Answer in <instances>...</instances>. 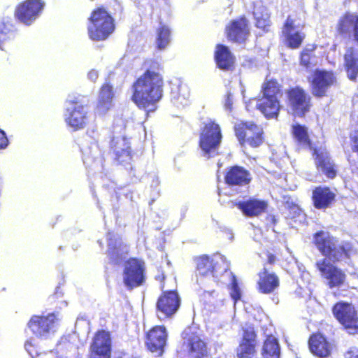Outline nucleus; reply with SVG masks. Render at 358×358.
<instances>
[{"label": "nucleus", "instance_id": "f3484780", "mask_svg": "<svg viewBox=\"0 0 358 358\" xmlns=\"http://www.w3.org/2000/svg\"><path fill=\"white\" fill-rule=\"evenodd\" d=\"M167 338L166 331L164 327L157 326L153 327L147 335L146 345L152 352L161 355L164 351Z\"/></svg>", "mask_w": 358, "mask_h": 358}, {"label": "nucleus", "instance_id": "9d476101", "mask_svg": "<svg viewBox=\"0 0 358 358\" xmlns=\"http://www.w3.org/2000/svg\"><path fill=\"white\" fill-rule=\"evenodd\" d=\"M145 264L137 259H130L124 266L123 280L127 287L132 289L145 281Z\"/></svg>", "mask_w": 358, "mask_h": 358}, {"label": "nucleus", "instance_id": "aec40b11", "mask_svg": "<svg viewBox=\"0 0 358 358\" xmlns=\"http://www.w3.org/2000/svg\"><path fill=\"white\" fill-rule=\"evenodd\" d=\"M226 30L229 39L237 43L244 42L250 33L248 20L245 17L232 21Z\"/></svg>", "mask_w": 358, "mask_h": 358}, {"label": "nucleus", "instance_id": "a19ab883", "mask_svg": "<svg viewBox=\"0 0 358 358\" xmlns=\"http://www.w3.org/2000/svg\"><path fill=\"white\" fill-rule=\"evenodd\" d=\"M263 96L266 98H277L280 95L278 83L275 80H270L265 83L262 87Z\"/></svg>", "mask_w": 358, "mask_h": 358}, {"label": "nucleus", "instance_id": "c9c22d12", "mask_svg": "<svg viewBox=\"0 0 358 358\" xmlns=\"http://www.w3.org/2000/svg\"><path fill=\"white\" fill-rule=\"evenodd\" d=\"M344 60L348 78L352 80H355L358 74V50L353 48H348Z\"/></svg>", "mask_w": 358, "mask_h": 358}, {"label": "nucleus", "instance_id": "cd10ccee", "mask_svg": "<svg viewBox=\"0 0 358 358\" xmlns=\"http://www.w3.org/2000/svg\"><path fill=\"white\" fill-rule=\"evenodd\" d=\"M237 206L245 215L249 217L258 216L263 213L268 206L266 201L256 199L240 201Z\"/></svg>", "mask_w": 358, "mask_h": 358}, {"label": "nucleus", "instance_id": "393cba45", "mask_svg": "<svg viewBox=\"0 0 358 358\" xmlns=\"http://www.w3.org/2000/svg\"><path fill=\"white\" fill-rule=\"evenodd\" d=\"M111 148L115 159L120 163H127L131 159V150L129 141L124 137L114 138L111 141Z\"/></svg>", "mask_w": 358, "mask_h": 358}, {"label": "nucleus", "instance_id": "c756f323", "mask_svg": "<svg viewBox=\"0 0 358 358\" xmlns=\"http://www.w3.org/2000/svg\"><path fill=\"white\" fill-rule=\"evenodd\" d=\"M250 173L242 167H232L225 176V181L229 185H247L250 181Z\"/></svg>", "mask_w": 358, "mask_h": 358}, {"label": "nucleus", "instance_id": "2f4dec72", "mask_svg": "<svg viewBox=\"0 0 358 358\" xmlns=\"http://www.w3.org/2000/svg\"><path fill=\"white\" fill-rule=\"evenodd\" d=\"M335 194L328 187H319L313 192V199L315 208H326L334 200Z\"/></svg>", "mask_w": 358, "mask_h": 358}, {"label": "nucleus", "instance_id": "f257e3e1", "mask_svg": "<svg viewBox=\"0 0 358 358\" xmlns=\"http://www.w3.org/2000/svg\"><path fill=\"white\" fill-rule=\"evenodd\" d=\"M196 268L197 283L201 285V290H203L204 294L217 296V294L211 288L220 284L230 288V295L234 303L241 299V289L224 256L216 254L212 257H200L196 259Z\"/></svg>", "mask_w": 358, "mask_h": 358}, {"label": "nucleus", "instance_id": "f03ea898", "mask_svg": "<svg viewBox=\"0 0 358 358\" xmlns=\"http://www.w3.org/2000/svg\"><path fill=\"white\" fill-rule=\"evenodd\" d=\"M164 80L159 72L147 70L133 85L132 101L141 108L153 106L163 96Z\"/></svg>", "mask_w": 358, "mask_h": 358}, {"label": "nucleus", "instance_id": "2eb2a0df", "mask_svg": "<svg viewBox=\"0 0 358 358\" xmlns=\"http://www.w3.org/2000/svg\"><path fill=\"white\" fill-rule=\"evenodd\" d=\"M289 104L293 114L303 116L310 108V96L299 87L293 88L288 92Z\"/></svg>", "mask_w": 358, "mask_h": 358}, {"label": "nucleus", "instance_id": "a211bd4d", "mask_svg": "<svg viewBox=\"0 0 358 358\" xmlns=\"http://www.w3.org/2000/svg\"><path fill=\"white\" fill-rule=\"evenodd\" d=\"M335 82V77L331 72L316 71L312 80L313 94L316 96H323L327 90Z\"/></svg>", "mask_w": 358, "mask_h": 358}, {"label": "nucleus", "instance_id": "f8f14e48", "mask_svg": "<svg viewBox=\"0 0 358 358\" xmlns=\"http://www.w3.org/2000/svg\"><path fill=\"white\" fill-rule=\"evenodd\" d=\"M316 266L321 275L327 281L330 288L338 287L343 285L345 281V274L337 267L331 264L329 259L323 258L317 260Z\"/></svg>", "mask_w": 358, "mask_h": 358}, {"label": "nucleus", "instance_id": "412c9836", "mask_svg": "<svg viewBox=\"0 0 358 358\" xmlns=\"http://www.w3.org/2000/svg\"><path fill=\"white\" fill-rule=\"evenodd\" d=\"M256 335L252 328L243 331L241 342L236 349V355L238 358H252L255 354Z\"/></svg>", "mask_w": 358, "mask_h": 358}, {"label": "nucleus", "instance_id": "e433bc0d", "mask_svg": "<svg viewBox=\"0 0 358 358\" xmlns=\"http://www.w3.org/2000/svg\"><path fill=\"white\" fill-rule=\"evenodd\" d=\"M253 15L257 27L267 31V27L270 26V15L267 8L261 3H257L254 7Z\"/></svg>", "mask_w": 358, "mask_h": 358}, {"label": "nucleus", "instance_id": "de8ad7c7", "mask_svg": "<svg viewBox=\"0 0 358 358\" xmlns=\"http://www.w3.org/2000/svg\"><path fill=\"white\" fill-rule=\"evenodd\" d=\"M90 358H110V356L92 352Z\"/></svg>", "mask_w": 358, "mask_h": 358}, {"label": "nucleus", "instance_id": "49530a36", "mask_svg": "<svg viewBox=\"0 0 358 358\" xmlns=\"http://www.w3.org/2000/svg\"><path fill=\"white\" fill-rule=\"evenodd\" d=\"M98 77V71L94 69L91 70L87 74L88 79L92 82H95L97 80Z\"/></svg>", "mask_w": 358, "mask_h": 358}, {"label": "nucleus", "instance_id": "ea45409f", "mask_svg": "<svg viewBox=\"0 0 358 358\" xmlns=\"http://www.w3.org/2000/svg\"><path fill=\"white\" fill-rule=\"evenodd\" d=\"M315 47L310 45L306 47L301 54V65L307 69H311L317 65L318 59L314 53Z\"/></svg>", "mask_w": 358, "mask_h": 358}, {"label": "nucleus", "instance_id": "4468645a", "mask_svg": "<svg viewBox=\"0 0 358 358\" xmlns=\"http://www.w3.org/2000/svg\"><path fill=\"white\" fill-rule=\"evenodd\" d=\"M180 306V298L174 291L164 292L157 302V317L162 320L174 315Z\"/></svg>", "mask_w": 358, "mask_h": 358}, {"label": "nucleus", "instance_id": "7c9ffc66", "mask_svg": "<svg viewBox=\"0 0 358 358\" xmlns=\"http://www.w3.org/2000/svg\"><path fill=\"white\" fill-rule=\"evenodd\" d=\"M107 239L108 256L113 262L118 264L122 259L123 254L127 252V247L122 246L121 241L112 233H108Z\"/></svg>", "mask_w": 358, "mask_h": 358}, {"label": "nucleus", "instance_id": "a18cd8bd", "mask_svg": "<svg viewBox=\"0 0 358 358\" xmlns=\"http://www.w3.org/2000/svg\"><path fill=\"white\" fill-rule=\"evenodd\" d=\"M345 358H358V348H351L345 355Z\"/></svg>", "mask_w": 358, "mask_h": 358}, {"label": "nucleus", "instance_id": "f704fd0d", "mask_svg": "<svg viewBox=\"0 0 358 358\" xmlns=\"http://www.w3.org/2000/svg\"><path fill=\"white\" fill-rule=\"evenodd\" d=\"M215 57L218 67L223 70H229L234 62L233 55L229 48L223 45H217Z\"/></svg>", "mask_w": 358, "mask_h": 358}, {"label": "nucleus", "instance_id": "dca6fc26", "mask_svg": "<svg viewBox=\"0 0 358 358\" xmlns=\"http://www.w3.org/2000/svg\"><path fill=\"white\" fill-rule=\"evenodd\" d=\"M236 134L240 141L247 142L252 147H258L262 143V129L252 122H245L236 127Z\"/></svg>", "mask_w": 358, "mask_h": 358}, {"label": "nucleus", "instance_id": "72a5a7b5", "mask_svg": "<svg viewBox=\"0 0 358 358\" xmlns=\"http://www.w3.org/2000/svg\"><path fill=\"white\" fill-rule=\"evenodd\" d=\"M81 151L83 154V162L87 166L92 168H96L99 165L102 166V155L96 143L92 144L90 147L82 148Z\"/></svg>", "mask_w": 358, "mask_h": 358}, {"label": "nucleus", "instance_id": "9b49d317", "mask_svg": "<svg viewBox=\"0 0 358 358\" xmlns=\"http://www.w3.org/2000/svg\"><path fill=\"white\" fill-rule=\"evenodd\" d=\"M44 5L41 0L24 1L17 6L15 16L22 23L30 25L39 17Z\"/></svg>", "mask_w": 358, "mask_h": 358}, {"label": "nucleus", "instance_id": "8fccbe9b", "mask_svg": "<svg viewBox=\"0 0 358 358\" xmlns=\"http://www.w3.org/2000/svg\"><path fill=\"white\" fill-rule=\"evenodd\" d=\"M155 278H156L157 280H160V281H162V280H164L165 276H164V273H160V274H159V275H156Z\"/></svg>", "mask_w": 358, "mask_h": 358}, {"label": "nucleus", "instance_id": "ddd939ff", "mask_svg": "<svg viewBox=\"0 0 358 358\" xmlns=\"http://www.w3.org/2000/svg\"><path fill=\"white\" fill-rule=\"evenodd\" d=\"M183 345L188 349L192 358H202L207 353L205 343L196 334L194 327H187L182 333Z\"/></svg>", "mask_w": 358, "mask_h": 358}, {"label": "nucleus", "instance_id": "423d86ee", "mask_svg": "<svg viewBox=\"0 0 358 358\" xmlns=\"http://www.w3.org/2000/svg\"><path fill=\"white\" fill-rule=\"evenodd\" d=\"M222 138L221 129L218 124L212 120L205 122L199 138V146L203 155L207 158L216 156Z\"/></svg>", "mask_w": 358, "mask_h": 358}, {"label": "nucleus", "instance_id": "7ed1b4c3", "mask_svg": "<svg viewBox=\"0 0 358 358\" xmlns=\"http://www.w3.org/2000/svg\"><path fill=\"white\" fill-rule=\"evenodd\" d=\"M292 133L295 140L303 147L313 150L315 162L318 171H321L329 178H334L337 174L336 166L329 157L325 148H313L310 145L306 127L296 124L292 127Z\"/></svg>", "mask_w": 358, "mask_h": 358}, {"label": "nucleus", "instance_id": "864d4df0", "mask_svg": "<svg viewBox=\"0 0 358 358\" xmlns=\"http://www.w3.org/2000/svg\"><path fill=\"white\" fill-rule=\"evenodd\" d=\"M357 334H358V327H357Z\"/></svg>", "mask_w": 358, "mask_h": 358}, {"label": "nucleus", "instance_id": "4c0bfd02", "mask_svg": "<svg viewBox=\"0 0 358 358\" xmlns=\"http://www.w3.org/2000/svg\"><path fill=\"white\" fill-rule=\"evenodd\" d=\"M263 358H280V346L278 340L273 336L266 339L263 346Z\"/></svg>", "mask_w": 358, "mask_h": 358}, {"label": "nucleus", "instance_id": "a878e982", "mask_svg": "<svg viewBox=\"0 0 358 358\" xmlns=\"http://www.w3.org/2000/svg\"><path fill=\"white\" fill-rule=\"evenodd\" d=\"M309 348L311 352L319 357H326L331 352L332 346L321 334L313 335L309 339Z\"/></svg>", "mask_w": 358, "mask_h": 358}, {"label": "nucleus", "instance_id": "c03bdc74", "mask_svg": "<svg viewBox=\"0 0 358 358\" xmlns=\"http://www.w3.org/2000/svg\"><path fill=\"white\" fill-rule=\"evenodd\" d=\"M232 104H233V96L230 92H228L227 94V98L225 99V101H224L225 109L231 111V108H232Z\"/></svg>", "mask_w": 358, "mask_h": 358}, {"label": "nucleus", "instance_id": "4be33fe9", "mask_svg": "<svg viewBox=\"0 0 358 358\" xmlns=\"http://www.w3.org/2000/svg\"><path fill=\"white\" fill-rule=\"evenodd\" d=\"M282 34L286 37L288 46L292 48H298L305 36L304 34L295 25L294 21L290 17H288L286 20L282 29Z\"/></svg>", "mask_w": 358, "mask_h": 358}, {"label": "nucleus", "instance_id": "473e14b6", "mask_svg": "<svg viewBox=\"0 0 358 358\" xmlns=\"http://www.w3.org/2000/svg\"><path fill=\"white\" fill-rule=\"evenodd\" d=\"M114 96L113 87L108 83L104 84L99 92L96 111L100 115L105 114L112 106Z\"/></svg>", "mask_w": 358, "mask_h": 358}, {"label": "nucleus", "instance_id": "79ce46f5", "mask_svg": "<svg viewBox=\"0 0 358 358\" xmlns=\"http://www.w3.org/2000/svg\"><path fill=\"white\" fill-rule=\"evenodd\" d=\"M13 34L10 28L4 22L0 23V49L3 50V44L6 41L10 39Z\"/></svg>", "mask_w": 358, "mask_h": 358}, {"label": "nucleus", "instance_id": "5701e85b", "mask_svg": "<svg viewBox=\"0 0 358 358\" xmlns=\"http://www.w3.org/2000/svg\"><path fill=\"white\" fill-rule=\"evenodd\" d=\"M337 30L341 34H352L355 41L358 43V14L348 13L341 17Z\"/></svg>", "mask_w": 358, "mask_h": 358}, {"label": "nucleus", "instance_id": "603ef678", "mask_svg": "<svg viewBox=\"0 0 358 358\" xmlns=\"http://www.w3.org/2000/svg\"><path fill=\"white\" fill-rule=\"evenodd\" d=\"M164 288V285H161V289H162Z\"/></svg>", "mask_w": 358, "mask_h": 358}, {"label": "nucleus", "instance_id": "bb28decb", "mask_svg": "<svg viewBox=\"0 0 358 358\" xmlns=\"http://www.w3.org/2000/svg\"><path fill=\"white\" fill-rule=\"evenodd\" d=\"M189 90L185 84H172L171 101L177 108H184L189 104Z\"/></svg>", "mask_w": 358, "mask_h": 358}, {"label": "nucleus", "instance_id": "39448f33", "mask_svg": "<svg viewBox=\"0 0 358 358\" xmlns=\"http://www.w3.org/2000/svg\"><path fill=\"white\" fill-rule=\"evenodd\" d=\"M115 25L110 15L103 8L94 10L90 17L88 34L94 41H102L114 31Z\"/></svg>", "mask_w": 358, "mask_h": 358}, {"label": "nucleus", "instance_id": "58836bf2", "mask_svg": "<svg viewBox=\"0 0 358 358\" xmlns=\"http://www.w3.org/2000/svg\"><path fill=\"white\" fill-rule=\"evenodd\" d=\"M171 30L164 24H160L156 31V45L159 50L165 49L171 42Z\"/></svg>", "mask_w": 358, "mask_h": 358}, {"label": "nucleus", "instance_id": "0eeeda50", "mask_svg": "<svg viewBox=\"0 0 358 358\" xmlns=\"http://www.w3.org/2000/svg\"><path fill=\"white\" fill-rule=\"evenodd\" d=\"M64 118L66 124L73 130L81 129L85 127L88 120L87 108L77 99H68Z\"/></svg>", "mask_w": 358, "mask_h": 358}, {"label": "nucleus", "instance_id": "6e6552de", "mask_svg": "<svg viewBox=\"0 0 358 358\" xmlns=\"http://www.w3.org/2000/svg\"><path fill=\"white\" fill-rule=\"evenodd\" d=\"M333 314L349 334L357 333L358 318L352 304L345 302L337 303L333 308Z\"/></svg>", "mask_w": 358, "mask_h": 358}, {"label": "nucleus", "instance_id": "37998d69", "mask_svg": "<svg viewBox=\"0 0 358 358\" xmlns=\"http://www.w3.org/2000/svg\"><path fill=\"white\" fill-rule=\"evenodd\" d=\"M8 145V140L6 133L0 130V150L5 149Z\"/></svg>", "mask_w": 358, "mask_h": 358}, {"label": "nucleus", "instance_id": "1a4fd4ad", "mask_svg": "<svg viewBox=\"0 0 358 358\" xmlns=\"http://www.w3.org/2000/svg\"><path fill=\"white\" fill-rule=\"evenodd\" d=\"M57 320L54 313L47 316H33L28 325L36 337L47 339L56 331Z\"/></svg>", "mask_w": 358, "mask_h": 358}, {"label": "nucleus", "instance_id": "c85d7f7f", "mask_svg": "<svg viewBox=\"0 0 358 358\" xmlns=\"http://www.w3.org/2000/svg\"><path fill=\"white\" fill-rule=\"evenodd\" d=\"M259 277L257 285L258 289L261 293L270 294L279 287L278 277L274 273H268L265 268L259 273Z\"/></svg>", "mask_w": 358, "mask_h": 358}, {"label": "nucleus", "instance_id": "b1692460", "mask_svg": "<svg viewBox=\"0 0 358 358\" xmlns=\"http://www.w3.org/2000/svg\"><path fill=\"white\" fill-rule=\"evenodd\" d=\"M92 353L110 356L111 339L108 332L106 331H98L91 345Z\"/></svg>", "mask_w": 358, "mask_h": 358}, {"label": "nucleus", "instance_id": "20e7f679", "mask_svg": "<svg viewBox=\"0 0 358 358\" xmlns=\"http://www.w3.org/2000/svg\"><path fill=\"white\" fill-rule=\"evenodd\" d=\"M314 242L317 250L333 262H346L353 252L350 243H340L328 232H317L314 236Z\"/></svg>", "mask_w": 358, "mask_h": 358}, {"label": "nucleus", "instance_id": "09e8293b", "mask_svg": "<svg viewBox=\"0 0 358 358\" xmlns=\"http://www.w3.org/2000/svg\"><path fill=\"white\" fill-rule=\"evenodd\" d=\"M32 346L31 343H29V341H27L24 344V347H25V349L26 350L29 352V355H31V352L29 349V348H31Z\"/></svg>", "mask_w": 358, "mask_h": 358}, {"label": "nucleus", "instance_id": "6ab92c4d", "mask_svg": "<svg viewBox=\"0 0 358 358\" xmlns=\"http://www.w3.org/2000/svg\"><path fill=\"white\" fill-rule=\"evenodd\" d=\"M253 103L255 106L262 112L266 118H275L278 115L280 110V103L277 98L262 97L261 99H252L246 103V108L249 110V107Z\"/></svg>", "mask_w": 358, "mask_h": 358}, {"label": "nucleus", "instance_id": "3c124183", "mask_svg": "<svg viewBox=\"0 0 358 358\" xmlns=\"http://www.w3.org/2000/svg\"><path fill=\"white\" fill-rule=\"evenodd\" d=\"M275 256H273L272 255H269L268 257V262L270 264L273 263L275 262Z\"/></svg>", "mask_w": 358, "mask_h": 358}]
</instances>
